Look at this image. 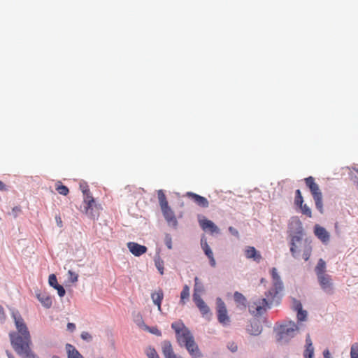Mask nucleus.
<instances>
[{
	"mask_svg": "<svg viewBox=\"0 0 358 358\" xmlns=\"http://www.w3.org/2000/svg\"><path fill=\"white\" fill-rule=\"evenodd\" d=\"M11 316L14 320L17 331H10L9 338L15 352L22 358H34L31 349V338L28 327L18 311L13 310Z\"/></svg>",
	"mask_w": 358,
	"mask_h": 358,
	"instance_id": "1",
	"label": "nucleus"
},
{
	"mask_svg": "<svg viewBox=\"0 0 358 358\" xmlns=\"http://www.w3.org/2000/svg\"><path fill=\"white\" fill-rule=\"evenodd\" d=\"M271 274L273 280V286L265 292L266 298L256 297L252 299L250 303L249 311L255 317L262 315L270 306L278 305L281 301L283 289L282 282L275 268H272Z\"/></svg>",
	"mask_w": 358,
	"mask_h": 358,
	"instance_id": "2",
	"label": "nucleus"
},
{
	"mask_svg": "<svg viewBox=\"0 0 358 358\" xmlns=\"http://www.w3.org/2000/svg\"><path fill=\"white\" fill-rule=\"evenodd\" d=\"M157 196L159 206L165 220L169 225L176 227L178 224V221L175 216L174 212L169 206L166 195L162 189L158 190Z\"/></svg>",
	"mask_w": 358,
	"mask_h": 358,
	"instance_id": "3",
	"label": "nucleus"
},
{
	"mask_svg": "<svg viewBox=\"0 0 358 358\" xmlns=\"http://www.w3.org/2000/svg\"><path fill=\"white\" fill-rule=\"evenodd\" d=\"M171 327L176 332L177 341L180 346L194 338L190 331L181 321L172 323Z\"/></svg>",
	"mask_w": 358,
	"mask_h": 358,
	"instance_id": "4",
	"label": "nucleus"
},
{
	"mask_svg": "<svg viewBox=\"0 0 358 358\" xmlns=\"http://www.w3.org/2000/svg\"><path fill=\"white\" fill-rule=\"evenodd\" d=\"M305 183L309 188L313 199L315 203L316 208L321 213H323V203H322V194L320 187L317 183L315 182V179L312 176L305 178Z\"/></svg>",
	"mask_w": 358,
	"mask_h": 358,
	"instance_id": "5",
	"label": "nucleus"
},
{
	"mask_svg": "<svg viewBox=\"0 0 358 358\" xmlns=\"http://www.w3.org/2000/svg\"><path fill=\"white\" fill-rule=\"evenodd\" d=\"M84 202L85 204V211L86 215L93 219L98 217L101 208L95 203L92 196L87 194V197H85Z\"/></svg>",
	"mask_w": 358,
	"mask_h": 358,
	"instance_id": "6",
	"label": "nucleus"
},
{
	"mask_svg": "<svg viewBox=\"0 0 358 358\" xmlns=\"http://www.w3.org/2000/svg\"><path fill=\"white\" fill-rule=\"evenodd\" d=\"M216 303L217 320L219 322L223 325L229 324L230 320L227 315V310L224 301L220 298H217Z\"/></svg>",
	"mask_w": 358,
	"mask_h": 358,
	"instance_id": "7",
	"label": "nucleus"
},
{
	"mask_svg": "<svg viewBox=\"0 0 358 358\" xmlns=\"http://www.w3.org/2000/svg\"><path fill=\"white\" fill-rule=\"evenodd\" d=\"M201 228L204 231H209L210 234H219L220 229L213 222L203 217L199 220Z\"/></svg>",
	"mask_w": 358,
	"mask_h": 358,
	"instance_id": "8",
	"label": "nucleus"
},
{
	"mask_svg": "<svg viewBox=\"0 0 358 358\" xmlns=\"http://www.w3.org/2000/svg\"><path fill=\"white\" fill-rule=\"evenodd\" d=\"M318 282L321 288L327 293L331 294L333 291V282L330 275L325 274L317 277Z\"/></svg>",
	"mask_w": 358,
	"mask_h": 358,
	"instance_id": "9",
	"label": "nucleus"
},
{
	"mask_svg": "<svg viewBox=\"0 0 358 358\" xmlns=\"http://www.w3.org/2000/svg\"><path fill=\"white\" fill-rule=\"evenodd\" d=\"M182 346L185 347L192 358H200L203 356L194 338L189 341H187Z\"/></svg>",
	"mask_w": 358,
	"mask_h": 358,
	"instance_id": "10",
	"label": "nucleus"
},
{
	"mask_svg": "<svg viewBox=\"0 0 358 358\" xmlns=\"http://www.w3.org/2000/svg\"><path fill=\"white\" fill-rule=\"evenodd\" d=\"M36 297L44 308L48 309L51 308L52 297L49 293L38 290L36 292Z\"/></svg>",
	"mask_w": 358,
	"mask_h": 358,
	"instance_id": "11",
	"label": "nucleus"
},
{
	"mask_svg": "<svg viewBox=\"0 0 358 358\" xmlns=\"http://www.w3.org/2000/svg\"><path fill=\"white\" fill-rule=\"evenodd\" d=\"M296 325L293 323L290 324L289 326H282L280 329L279 331V336L280 339H287L289 338H292L294 334L295 331L297 330Z\"/></svg>",
	"mask_w": 358,
	"mask_h": 358,
	"instance_id": "12",
	"label": "nucleus"
},
{
	"mask_svg": "<svg viewBox=\"0 0 358 358\" xmlns=\"http://www.w3.org/2000/svg\"><path fill=\"white\" fill-rule=\"evenodd\" d=\"M127 246L129 252L136 257L145 254L148 250L147 247L135 242H129L127 243Z\"/></svg>",
	"mask_w": 358,
	"mask_h": 358,
	"instance_id": "13",
	"label": "nucleus"
},
{
	"mask_svg": "<svg viewBox=\"0 0 358 358\" xmlns=\"http://www.w3.org/2000/svg\"><path fill=\"white\" fill-rule=\"evenodd\" d=\"M262 330L261 320L259 318L254 317L250 320V325L248 326V332L252 336H258Z\"/></svg>",
	"mask_w": 358,
	"mask_h": 358,
	"instance_id": "14",
	"label": "nucleus"
},
{
	"mask_svg": "<svg viewBox=\"0 0 358 358\" xmlns=\"http://www.w3.org/2000/svg\"><path fill=\"white\" fill-rule=\"evenodd\" d=\"M193 301L203 316H205L210 313L209 307L201 299L200 294H193Z\"/></svg>",
	"mask_w": 358,
	"mask_h": 358,
	"instance_id": "15",
	"label": "nucleus"
},
{
	"mask_svg": "<svg viewBox=\"0 0 358 358\" xmlns=\"http://www.w3.org/2000/svg\"><path fill=\"white\" fill-rule=\"evenodd\" d=\"M315 235L324 243H327L329 241V234L325 228L316 224L314 228Z\"/></svg>",
	"mask_w": 358,
	"mask_h": 358,
	"instance_id": "16",
	"label": "nucleus"
},
{
	"mask_svg": "<svg viewBox=\"0 0 358 358\" xmlns=\"http://www.w3.org/2000/svg\"><path fill=\"white\" fill-rule=\"evenodd\" d=\"M162 352L165 358H178V357L175 355L172 348V345L169 341H164L162 343Z\"/></svg>",
	"mask_w": 358,
	"mask_h": 358,
	"instance_id": "17",
	"label": "nucleus"
},
{
	"mask_svg": "<svg viewBox=\"0 0 358 358\" xmlns=\"http://www.w3.org/2000/svg\"><path fill=\"white\" fill-rule=\"evenodd\" d=\"M187 196L192 199L197 205L203 208H207L209 202L206 198L193 192H187Z\"/></svg>",
	"mask_w": 358,
	"mask_h": 358,
	"instance_id": "18",
	"label": "nucleus"
},
{
	"mask_svg": "<svg viewBox=\"0 0 358 358\" xmlns=\"http://www.w3.org/2000/svg\"><path fill=\"white\" fill-rule=\"evenodd\" d=\"M201 248L205 253V255L208 257L210 261V264L211 266L215 267L216 265L215 259L213 257V253L210 246L207 243L206 241L201 240Z\"/></svg>",
	"mask_w": 358,
	"mask_h": 358,
	"instance_id": "19",
	"label": "nucleus"
},
{
	"mask_svg": "<svg viewBox=\"0 0 358 358\" xmlns=\"http://www.w3.org/2000/svg\"><path fill=\"white\" fill-rule=\"evenodd\" d=\"M151 298H152V300L154 304H155L157 306L158 310L159 311H161L162 310L161 304H162V301L164 298V293H163L162 290L159 289V290L152 293Z\"/></svg>",
	"mask_w": 358,
	"mask_h": 358,
	"instance_id": "20",
	"label": "nucleus"
},
{
	"mask_svg": "<svg viewBox=\"0 0 358 358\" xmlns=\"http://www.w3.org/2000/svg\"><path fill=\"white\" fill-rule=\"evenodd\" d=\"M66 350L67 352V358H83L82 355L71 344L67 343L66 345Z\"/></svg>",
	"mask_w": 358,
	"mask_h": 358,
	"instance_id": "21",
	"label": "nucleus"
},
{
	"mask_svg": "<svg viewBox=\"0 0 358 358\" xmlns=\"http://www.w3.org/2000/svg\"><path fill=\"white\" fill-rule=\"evenodd\" d=\"M248 258L252 259L257 263L262 259L260 252L257 250L254 247H248Z\"/></svg>",
	"mask_w": 358,
	"mask_h": 358,
	"instance_id": "22",
	"label": "nucleus"
},
{
	"mask_svg": "<svg viewBox=\"0 0 358 358\" xmlns=\"http://www.w3.org/2000/svg\"><path fill=\"white\" fill-rule=\"evenodd\" d=\"M326 262L322 259H320L317 262V264L315 266V271L317 275V278L326 273Z\"/></svg>",
	"mask_w": 358,
	"mask_h": 358,
	"instance_id": "23",
	"label": "nucleus"
},
{
	"mask_svg": "<svg viewBox=\"0 0 358 358\" xmlns=\"http://www.w3.org/2000/svg\"><path fill=\"white\" fill-rule=\"evenodd\" d=\"M189 299V287L187 285L183 286L182 290L180 292V303L184 306Z\"/></svg>",
	"mask_w": 358,
	"mask_h": 358,
	"instance_id": "24",
	"label": "nucleus"
},
{
	"mask_svg": "<svg viewBox=\"0 0 358 358\" xmlns=\"http://www.w3.org/2000/svg\"><path fill=\"white\" fill-rule=\"evenodd\" d=\"M301 238L298 236H293L291 240L290 251L294 257H296V252H297L296 249L298 248L296 245V243H301Z\"/></svg>",
	"mask_w": 358,
	"mask_h": 358,
	"instance_id": "25",
	"label": "nucleus"
},
{
	"mask_svg": "<svg viewBox=\"0 0 358 358\" xmlns=\"http://www.w3.org/2000/svg\"><path fill=\"white\" fill-rule=\"evenodd\" d=\"M56 190L58 192L59 194L64 196H66L69 192V188L66 186L63 185L60 182H58V183L57 184Z\"/></svg>",
	"mask_w": 358,
	"mask_h": 358,
	"instance_id": "26",
	"label": "nucleus"
},
{
	"mask_svg": "<svg viewBox=\"0 0 358 358\" xmlns=\"http://www.w3.org/2000/svg\"><path fill=\"white\" fill-rule=\"evenodd\" d=\"M155 264L157 270L159 271L160 274L162 275L164 273V261L159 257H157L155 258Z\"/></svg>",
	"mask_w": 358,
	"mask_h": 358,
	"instance_id": "27",
	"label": "nucleus"
},
{
	"mask_svg": "<svg viewBox=\"0 0 358 358\" xmlns=\"http://www.w3.org/2000/svg\"><path fill=\"white\" fill-rule=\"evenodd\" d=\"M234 301L237 303L238 306L244 305V301H245V298L241 293L236 292L234 293Z\"/></svg>",
	"mask_w": 358,
	"mask_h": 358,
	"instance_id": "28",
	"label": "nucleus"
},
{
	"mask_svg": "<svg viewBox=\"0 0 358 358\" xmlns=\"http://www.w3.org/2000/svg\"><path fill=\"white\" fill-rule=\"evenodd\" d=\"M303 203V196L301 195V192L300 189H296L295 192V199H294V203L296 206H301V204Z\"/></svg>",
	"mask_w": 358,
	"mask_h": 358,
	"instance_id": "29",
	"label": "nucleus"
},
{
	"mask_svg": "<svg viewBox=\"0 0 358 358\" xmlns=\"http://www.w3.org/2000/svg\"><path fill=\"white\" fill-rule=\"evenodd\" d=\"M298 206L300 208L301 213L303 214L306 215L308 217H312L311 210L306 204L302 203L301 206Z\"/></svg>",
	"mask_w": 358,
	"mask_h": 358,
	"instance_id": "30",
	"label": "nucleus"
},
{
	"mask_svg": "<svg viewBox=\"0 0 358 358\" xmlns=\"http://www.w3.org/2000/svg\"><path fill=\"white\" fill-rule=\"evenodd\" d=\"M143 327H144L145 330L150 332L152 334H155V335L159 336L162 335L161 331L156 327H149L148 326L143 324Z\"/></svg>",
	"mask_w": 358,
	"mask_h": 358,
	"instance_id": "31",
	"label": "nucleus"
},
{
	"mask_svg": "<svg viewBox=\"0 0 358 358\" xmlns=\"http://www.w3.org/2000/svg\"><path fill=\"white\" fill-rule=\"evenodd\" d=\"M194 282V294H200L203 290V286L199 285V278L197 277H195Z\"/></svg>",
	"mask_w": 358,
	"mask_h": 358,
	"instance_id": "32",
	"label": "nucleus"
},
{
	"mask_svg": "<svg viewBox=\"0 0 358 358\" xmlns=\"http://www.w3.org/2000/svg\"><path fill=\"white\" fill-rule=\"evenodd\" d=\"M146 354L149 358H160L157 351L153 348H148Z\"/></svg>",
	"mask_w": 358,
	"mask_h": 358,
	"instance_id": "33",
	"label": "nucleus"
},
{
	"mask_svg": "<svg viewBox=\"0 0 358 358\" xmlns=\"http://www.w3.org/2000/svg\"><path fill=\"white\" fill-rule=\"evenodd\" d=\"M351 358H358V343L352 344L350 350Z\"/></svg>",
	"mask_w": 358,
	"mask_h": 358,
	"instance_id": "34",
	"label": "nucleus"
},
{
	"mask_svg": "<svg viewBox=\"0 0 358 358\" xmlns=\"http://www.w3.org/2000/svg\"><path fill=\"white\" fill-rule=\"evenodd\" d=\"M305 358H313L314 355V348L313 347H306V350L303 353Z\"/></svg>",
	"mask_w": 358,
	"mask_h": 358,
	"instance_id": "35",
	"label": "nucleus"
},
{
	"mask_svg": "<svg viewBox=\"0 0 358 358\" xmlns=\"http://www.w3.org/2000/svg\"><path fill=\"white\" fill-rule=\"evenodd\" d=\"M48 282L49 285L53 288L59 285L57 282V277L55 274H51L49 275Z\"/></svg>",
	"mask_w": 358,
	"mask_h": 358,
	"instance_id": "36",
	"label": "nucleus"
},
{
	"mask_svg": "<svg viewBox=\"0 0 358 358\" xmlns=\"http://www.w3.org/2000/svg\"><path fill=\"white\" fill-rule=\"evenodd\" d=\"M311 254V248L308 245H306L305 247V249L303 250V258L305 261H308L310 257Z\"/></svg>",
	"mask_w": 358,
	"mask_h": 358,
	"instance_id": "37",
	"label": "nucleus"
},
{
	"mask_svg": "<svg viewBox=\"0 0 358 358\" xmlns=\"http://www.w3.org/2000/svg\"><path fill=\"white\" fill-rule=\"evenodd\" d=\"M307 313L305 310H301L297 312V318L299 321H304L306 319Z\"/></svg>",
	"mask_w": 358,
	"mask_h": 358,
	"instance_id": "38",
	"label": "nucleus"
},
{
	"mask_svg": "<svg viewBox=\"0 0 358 358\" xmlns=\"http://www.w3.org/2000/svg\"><path fill=\"white\" fill-rule=\"evenodd\" d=\"M80 337L83 340L86 341L87 342H90L92 340V335L87 331H83L80 334Z\"/></svg>",
	"mask_w": 358,
	"mask_h": 358,
	"instance_id": "39",
	"label": "nucleus"
},
{
	"mask_svg": "<svg viewBox=\"0 0 358 358\" xmlns=\"http://www.w3.org/2000/svg\"><path fill=\"white\" fill-rule=\"evenodd\" d=\"M54 288L57 291L58 295L60 297H62L65 295L66 291H65L64 288L63 287V286L58 285L56 287H55Z\"/></svg>",
	"mask_w": 358,
	"mask_h": 358,
	"instance_id": "40",
	"label": "nucleus"
},
{
	"mask_svg": "<svg viewBox=\"0 0 358 358\" xmlns=\"http://www.w3.org/2000/svg\"><path fill=\"white\" fill-rule=\"evenodd\" d=\"M69 274L71 276V281L72 282H76L78 281V274L75 273L72 271H69Z\"/></svg>",
	"mask_w": 358,
	"mask_h": 358,
	"instance_id": "41",
	"label": "nucleus"
},
{
	"mask_svg": "<svg viewBox=\"0 0 358 358\" xmlns=\"http://www.w3.org/2000/svg\"><path fill=\"white\" fill-rule=\"evenodd\" d=\"M228 348L230 351H231L232 352H235L237 351L238 350V346L236 343H230L228 344Z\"/></svg>",
	"mask_w": 358,
	"mask_h": 358,
	"instance_id": "42",
	"label": "nucleus"
},
{
	"mask_svg": "<svg viewBox=\"0 0 358 358\" xmlns=\"http://www.w3.org/2000/svg\"><path fill=\"white\" fill-rule=\"evenodd\" d=\"M80 188L82 189L83 193L85 195V197H87V194L91 195L90 192V189L86 185H80Z\"/></svg>",
	"mask_w": 358,
	"mask_h": 358,
	"instance_id": "43",
	"label": "nucleus"
},
{
	"mask_svg": "<svg viewBox=\"0 0 358 358\" xmlns=\"http://www.w3.org/2000/svg\"><path fill=\"white\" fill-rule=\"evenodd\" d=\"M294 310H296L297 312L302 310L301 303L296 300H294Z\"/></svg>",
	"mask_w": 358,
	"mask_h": 358,
	"instance_id": "44",
	"label": "nucleus"
},
{
	"mask_svg": "<svg viewBox=\"0 0 358 358\" xmlns=\"http://www.w3.org/2000/svg\"><path fill=\"white\" fill-rule=\"evenodd\" d=\"M6 319V314L1 306H0V321L3 322Z\"/></svg>",
	"mask_w": 358,
	"mask_h": 358,
	"instance_id": "45",
	"label": "nucleus"
},
{
	"mask_svg": "<svg viewBox=\"0 0 358 358\" xmlns=\"http://www.w3.org/2000/svg\"><path fill=\"white\" fill-rule=\"evenodd\" d=\"M55 221H56V223L57 224V226L59 227H63V223H62V218L59 215H56L55 216Z\"/></svg>",
	"mask_w": 358,
	"mask_h": 358,
	"instance_id": "46",
	"label": "nucleus"
},
{
	"mask_svg": "<svg viewBox=\"0 0 358 358\" xmlns=\"http://www.w3.org/2000/svg\"><path fill=\"white\" fill-rule=\"evenodd\" d=\"M306 347H313L311 338L309 335L306 338Z\"/></svg>",
	"mask_w": 358,
	"mask_h": 358,
	"instance_id": "47",
	"label": "nucleus"
},
{
	"mask_svg": "<svg viewBox=\"0 0 358 358\" xmlns=\"http://www.w3.org/2000/svg\"><path fill=\"white\" fill-rule=\"evenodd\" d=\"M67 329L70 331H73L76 329V324L74 323L69 322L67 324Z\"/></svg>",
	"mask_w": 358,
	"mask_h": 358,
	"instance_id": "48",
	"label": "nucleus"
},
{
	"mask_svg": "<svg viewBox=\"0 0 358 358\" xmlns=\"http://www.w3.org/2000/svg\"><path fill=\"white\" fill-rule=\"evenodd\" d=\"M229 231L231 232V234L234 235V236H237L238 235V231L234 229V227H230L229 228Z\"/></svg>",
	"mask_w": 358,
	"mask_h": 358,
	"instance_id": "49",
	"label": "nucleus"
},
{
	"mask_svg": "<svg viewBox=\"0 0 358 358\" xmlns=\"http://www.w3.org/2000/svg\"><path fill=\"white\" fill-rule=\"evenodd\" d=\"M324 358H330V352L329 350H325L323 352Z\"/></svg>",
	"mask_w": 358,
	"mask_h": 358,
	"instance_id": "50",
	"label": "nucleus"
},
{
	"mask_svg": "<svg viewBox=\"0 0 358 358\" xmlns=\"http://www.w3.org/2000/svg\"><path fill=\"white\" fill-rule=\"evenodd\" d=\"M166 245L167 246V248L169 249H171L172 248V243H171V238H169V240H167L166 241Z\"/></svg>",
	"mask_w": 358,
	"mask_h": 358,
	"instance_id": "51",
	"label": "nucleus"
},
{
	"mask_svg": "<svg viewBox=\"0 0 358 358\" xmlns=\"http://www.w3.org/2000/svg\"><path fill=\"white\" fill-rule=\"evenodd\" d=\"M6 189V185L3 184V182L2 181L0 180V190L3 191Z\"/></svg>",
	"mask_w": 358,
	"mask_h": 358,
	"instance_id": "52",
	"label": "nucleus"
},
{
	"mask_svg": "<svg viewBox=\"0 0 358 358\" xmlns=\"http://www.w3.org/2000/svg\"><path fill=\"white\" fill-rule=\"evenodd\" d=\"M6 355L8 358H15L14 356L9 351H6Z\"/></svg>",
	"mask_w": 358,
	"mask_h": 358,
	"instance_id": "53",
	"label": "nucleus"
},
{
	"mask_svg": "<svg viewBox=\"0 0 358 358\" xmlns=\"http://www.w3.org/2000/svg\"><path fill=\"white\" fill-rule=\"evenodd\" d=\"M143 324H144V323H143V324H142V326H141V324H138V327H142L144 329V327H143Z\"/></svg>",
	"mask_w": 358,
	"mask_h": 358,
	"instance_id": "54",
	"label": "nucleus"
},
{
	"mask_svg": "<svg viewBox=\"0 0 358 358\" xmlns=\"http://www.w3.org/2000/svg\"><path fill=\"white\" fill-rule=\"evenodd\" d=\"M52 358H60V357H59L57 356H54Z\"/></svg>",
	"mask_w": 358,
	"mask_h": 358,
	"instance_id": "55",
	"label": "nucleus"
},
{
	"mask_svg": "<svg viewBox=\"0 0 358 358\" xmlns=\"http://www.w3.org/2000/svg\"><path fill=\"white\" fill-rule=\"evenodd\" d=\"M178 358H182V357H178Z\"/></svg>",
	"mask_w": 358,
	"mask_h": 358,
	"instance_id": "56",
	"label": "nucleus"
},
{
	"mask_svg": "<svg viewBox=\"0 0 358 358\" xmlns=\"http://www.w3.org/2000/svg\"><path fill=\"white\" fill-rule=\"evenodd\" d=\"M357 173H358V170H357Z\"/></svg>",
	"mask_w": 358,
	"mask_h": 358,
	"instance_id": "57",
	"label": "nucleus"
}]
</instances>
